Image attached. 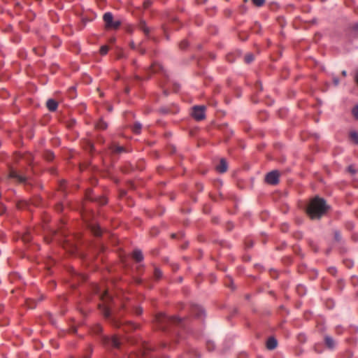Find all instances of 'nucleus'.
I'll return each mask as SVG.
<instances>
[{
	"instance_id": "obj_1",
	"label": "nucleus",
	"mask_w": 358,
	"mask_h": 358,
	"mask_svg": "<svg viewBox=\"0 0 358 358\" xmlns=\"http://www.w3.org/2000/svg\"><path fill=\"white\" fill-rule=\"evenodd\" d=\"M328 208L324 199L318 196L313 199L307 208V213L311 219H320Z\"/></svg>"
},
{
	"instance_id": "obj_2",
	"label": "nucleus",
	"mask_w": 358,
	"mask_h": 358,
	"mask_svg": "<svg viewBox=\"0 0 358 358\" xmlns=\"http://www.w3.org/2000/svg\"><path fill=\"white\" fill-rule=\"evenodd\" d=\"M103 21L106 24V27L108 29H117L120 26V20H114L113 15L110 12L104 13L103 16Z\"/></svg>"
},
{
	"instance_id": "obj_3",
	"label": "nucleus",
	"mask_w": 358,
	"mask_h": 358,
	"mask_svg": "<svg viewBox=\"0 0 358 358\" xmlns=\"http://www.w3.org/2000/svg\"><path fill=\"white\" fill-rule=\"evenodd\" d=\"M156 320L157 322H159L161 325L163 324L164 322H175L180 323L182 321V319L178 316H169L165 313H159L157 315Z\"/></svg>"
},
{
	"instance_id": "obj_4",
	"label": "nucleus",
	"mask_w": 358,
	"mask_h": 358,
	"mask_svg": "<svg viewBox=\"0 0 358 358\" xmlns=\"http://www.w3.org/2000/svg\"><path fill=\"white\" fill-rule=\"evenodd\" d=\"M205 111L204 106H194L192 108V116L197 121L203 120L206 117Z\"/></svg>"
},
{
	"instance_id": "obj_5",
	"label": "nucleus",
	"mask_w": 358,
	"mask_h": 358,
	"mask_svg": "<svg viewBox=\"0 0 358 358\" xmlns=\"http://www.w3.org/2000/svg\"><path fill=\"white\" fill-rule=\"evenodd\" d=\"M265 181L270 185H277L279 182V173L278 171H272L268 173L265 177Z\"/></svg>"
},
{
	"instance_id": "obj_6",
	"label": "nucleus",
	"mask_w": 358,
	"mask_h": 358,
	"mask_svg": "<svg viewBox=\"0 0 358 358\" xmlns=\"http://www.w3.org/2000/svg\"><path fill=\"white\" fill-rule=\"evenodd\" d=\"M9 178H13L17 182H24L26 180V178L22 175H20L17 171L12 169L9 173Z\"/></svg>"
},
{
	"instance_id": "obj_7",
	"label": "nucleus",
	"mask_w": 358,
	"mask_h": 358,
	"mask_svg": "<svg viewBox=\"0 0 358 358\" xmlns=\"http://www.w3.org/2000/svg\"><path fill=\"white\" fill-rule=\"evenodd\" d=\"M105 342L114 348H119L120 346V341L117 336H112L111 338H106Z\"/></svg>"
},
{
	"instance_id": "obj_8",
	"label": "nucleus",
	"mask_w": 358,
	"mask_h": 358,
	"mask_svg": "<svg viewBox=\"0 0 358 358\" xmlns=\"http://www.w3.org/2000/svg\"><path fill=\"white\" fill-rule=\"evenodd\" d=\"M228 164L224 159H221L220 164L216 166V169L219 173H223L227 171Z\"/></svg>"
},
{
	"instance_id": "obj_9",
	"label": "nucleus",
	"mask_w": 358,
	"mask_h": 358,
	"mask_svg": "<svg viewBox=\"0 0 358 358\" xmlns=\"http://www.w3.org/2000/svg\"><path fill=\"white\" fill-rule=\"evenodd\" d=\"M46 106L50 111L53 112L57 110L58 103L55 100L50 99L46 102Z\"/></svg>"
},
{
	"instance_id": "obj_10",
	"label": "nucleus",
	"mask_w": 358,
	"mask_h": 358,
	"mask_svg": "<svg viewBox=\"0 0 358 358\" xmlns=\"http://www.w3.org/2000/svg\"><path fill=\"white\" fill-rule=\"evenodd\" d=\"M192 313L196 317H202L205 316V311L201 306H196L192 308Z\"/></svg>"
},
{
	"instance_id": "obj_11",
	"label": "nucleus",
	"mask_w": 358,
	"mask_h": 358,
	"mask_svg": "<svg viewBox=\"0 0 358 358\" xmlns=\"http://www.w3.org/2000/svg\"><path fill=\"white\" fill-rule=\"evenodd\" d=\"M278 345V341L274 337H270L266 341V348L268 350H274Z\"/></svg>"
},
{
	"instance_id": "obj_12",
	"label": "nucleus",
	"mask_w": 358,
	"mask_h": 358,
	"mask_svg": "<svg viewBox=\"0 0 358 358\" xmlns=\"http://www.w3.org/2000/svg\"><path fill=\"white\" fill-rule=\"evenodd\" d=\"M132 256L134 259L138 262H141L143 260V255L141 250H134Z\"/></svg>"
},
{
	"instance_id": "obj_13",
	"label": "nucleus",
	"mask_w": 358,
	"mask_h": 358,
	"mask_svg": "<svg viewBox=\"0 0 358 358\" xmlns=\"http://www.w3.org/2000/svg\"><path fill=\"white\" fill-rule=\"evenodd\" d=\"M324 341L329 348L333 349L335 347V341L331 336H325Z\"/></svg>"
},
{
	"instance_id": "obj_14",
	"label": "nucleus",
	"mask_w": 358,
	"mask_h": 358,
	"mask_svg": "<svg viewBox=\"0 0 358 358\" xmlns=\"http://www.w3.org/2000/svg\"><path fill=\"white\" fill-rule=\"evenodd\" d=\"M91 230L93 232V234L96 236H101L102 234V229L99 225L94 224L91 227Z\"/></svg>"
},
{
	"instance_id": "obj_15",
	"label": "nucleus",
	"mask_w": 358,
	"mask_h": 358,
	"mask_svg": "<svg viewBox=\"0 0 358 358\" xmlns=\"http://www.w3.org/2000/svg\"><path fill=\"white\" fill-rule=\"evenodd\" d=\"M96 127L99 129L104 130L108 127V124L101 119L96 123Z\"/></svg>"
},
{
	"instance_id": "obj_16",
	"label": "nucleus",
	"mask_w": 358,
	"mask_h": 358,
	"mask_svg": "<svg viewBox=\"0 0 358 358\" xmlns=\"http://www.w3.org/2000/svg\"><path fill=\"white\" fill-rule=\"evenodd\" d=\"M142 129V124L139 122H136L132 127V131L134 133L138 134L141 133Z\"/></svg>"
},
{
	"instance_id": "obj_17",
	"label": "nucleus",
	"mask_w": 358,
	"mask_h": 358,
	"mask_svg": "<svg viewBox=\"0 0 358 358\" xmlns=\"http://www.w3.org/2000/svg\"><path fill=\"white\" fill-rule=\"evenodd\" d=\"M350 138L358 145V132L352 131L350 133Z\"/></svg>"
},
{
	"instance_id": "obj_18",
	"label": "nucleus",
	"mask_w": 358,
	"mask_h": 358,
	"mask_svg": "<svg viewBox=\"0 0 358 358\" xmlns=\"http://www.w3.org/2000/svg\"><path fill=\"white\" fill-rule=\"evenodd\" d=\"M112 149L113 151L115 153H121L122 152H124V148L122 146L120 145H113Z\"/></svg>"
},
{
	"instance_id": "obj_19",
	"label": "nucleus",
	"mask_w": 358,
	"mask_h": 358,
	"mask_svg": "<svg viewBox=\"0 0 358 358\" xmlns=\"http://www.w3.org/2000/svg\"><path fill=\"white\" fill-rule=\"evenodd\" d=\"M245 62L247 64L251 63L254 60V56L252 54L249 53L245 56Z\"/></svg>"
},
{
	"instance_id": "obj_20",
	"label": "nucleus",
	"mask_w": 358,
	"mask_h": 358,
	"mask_svg": "<svg viewBox=\"0 0 358 358\" xmlns=\"http://www.w3.org/2000/svg\"><path fill=\"white\" fill-rule=\"evenodd\" d=\"M334 239L337 242H341L342 241V236L339 231L335 230L334 232Z\"/></svg>"
},
{
	"instance_id": "obj_21",
	"label": "nucleus",
	"mask_w": 358,
	"mask_h": 358,
	"mask_svg": "<svg viewBox=\"0 0 358 358\" xmlns=\"http://www.w3.org/2000/svg\"><path fill=\"white\" fill-rule=\"evenodd\" d=\"M140 27L144 31L145 34H148L150 30L144 22H142L140 24Z\"/></svg>"
},
{
	"instance_id": "obj_22",
	"label": "nucleus",
	"mask_w": 358,
	"mask_h": 358,
	"mask_svg": "<svg viewBox=\"0 0 358 358\" xmlns=\"http://www.w3.org/2000/svg\"><path fill=\"white\" fill-rule=\"evenodd\" d=\"M108 47L107 45H102L100 48V53L102 55H105L108 53Z\"/></svg>"
},
{
	"instance_id": "obj_23",
	"label": "nucleus",
	"mask_w": 358,
	"mask_h": 358,
	"mask_svg": "<svg viewBox=\"0 0 358 358\" xmlns=\"http://www.w3.org/2000/svg\"><path fill=\"white\" fill-rule=\"evenodd\" d=\"M103 313L106 317H109L111 315L110 310L108 307H104Z\"/></svg>"
},
{
	"instance_id": "obj_24",
	"label": "nucleus",
	"mask_w": 358,
	"mask_h": 358,
	"mask_svg": "<svg viewBox=\"0 0 358 358\" xmlns=\"http://www.w3.org/2000/svg\"><path fill=\"white\" fill-rule=\"evenodd\" d=\"M252 1L255 6L260 7V6H263L265 0H252Z\"/></svg>"
},
{
	"instance_id": "obj_25",
	"label": "nucleus",
	"mask_w": 358,
	"mask_h": 358,
	"mask_svg": "<svg viewBox=\"0 0 358 358\" xmlns=\"http://www.w3.org/2000/svg\"><path fill=\"white\" fill-rule=\"evenodd\" d=\"M154 274H155V277L157 279H159L161 278V276L162 275V271L157 268H155Z\"/></svg>"
},
{
	"instance_id": "obj_26",
	"label": "nucleus",
	"mask_w": 358,
	"mask_h": 358,
	"mask_svg": "<svg viewBox=\"0 0 358 358\" xmlns=\"http://www.w3.org/2000/svg\"><path fill=\"white\" fill-rule=\"evenodd\" d=\"M188 45H189L188 42L186 40H184V41H181V43H180V48L181 49H185Z\"/></svg>"
},
{
	"instance_id": "obj_27",
	"label": "nucleus",
	"mask_w": 358,
	"mask_h": 358,
	"mask_svg": "<svg viewBox=\"0 0 358 358\" xmlns=\"http://www.w3.org/2000/svg\"><path fill=\"white\" fill-rule=\"evenodd\" d=\"M352 113L354 115V116L358 119V106H357L353 110H352Z\"/></svg>"
},
{
	"instance_id": "obj_28",
	"label": "nucleus",
	"mask_w": 358,
	"mask_h": 358,
	"mask_svg": "<svg viewBox=\"0 0 358 358\" xmlns=\"http://www.w3.org/2000/svg\"><path fill=\"white\" fill-rule=\"evenodd\" d=\"M333 83H334L335 86L338 85V84H339V79L337 77H334L333 78Z\"/></svg>"
},
{
	"instance_id": "obj_29",
	"label": "nucleus",
	"mask_w": 358,
	"mask_h": 358,
	"mask_svg": "<svg viewBox=\"0 0 358 358\" xmlns=\"http://www.w3.org/2000/svg\"><path fill=\"white\" fill-rule=\"evenodd\" d=\"M214 347V344L211 342H209L207 345V348H208L209 350H213Z\"/></svg>"
},
{
	"instance_id": "obj_30",
	"label": "nucleus",
	"mask_w": 358,
	"mask_h": 358,
	"mask_svg": "<svg viewBox=\"0 0 358 358\" xmlns=\"http://www.w3.org/2000/svg\"><path fill=\"white\" fill-rule=\"evenodd\" d=\"M102 297H103V299H110V296L109 295L108 291H106L104 292V294L102 296Z\"/></svg>"
},
{
	"instance_id": "obj_31",
	"label": "nucleus",
	"mask_w": 358,
	"mask_h": 358,
	"mask_svg": "<svg viewBox=\"0 0 358 358\" xmlns=\"http://www.w3.org/2000/svg\"><path fill=\"white\" fill-rule=\"evenodd\" d=\"M142 313H143L142 308H140V307L136 308V315H141Z\"/></svg>"
},
{
	"instance_id": "obj_32",
	"label": "nucleus",
	"mask_w": 358,
	"mask_h": 358,
	"mask_svg": "<svg viewBox=\"0 0 358 358\" xmlns=\"http://www.w3.org/2000/svg\"><path fill=\"white\" fill-rule=\"evenodd\" d=\"M99 202L101 205H104L107 203V200L105 198H102Z\"/></svg>"
},
{
	"instance_id": "obj_33",
	"label": "nucleus",
	"mask_w": 358,
	"mask_h": 358,
	"mask_svg": "<svg viewBox=\"0 0 358 358\" xmlns=\"http://www.w3.org/2000/svg\"><path fill=\"white\" fill-rule=\"evenodd\" d=\"M150 4V1H145V2L144 3V5H145V8L149 7Z\"/></svg>"
},
{
	"instance_id": "obj_34",
	"label": "nucleus",
	"mask_w": 358,
	"mask_h": 358,
	"mask_svg": "<svg viewBox=\"0 0 358 358\" xmlns=\"http://www.w3.org/2000/svg\"><path fill=\"white\" fill-rule=\"evenodd\" d=\"M50 156L48 157V160H50L54 157V155L52 153H50Z\"/></svg>"
},
{
	"instance_id": "obj_35",
	"label": "nucleus",
	"mask_w": 358,
	"mask_h": 358,
	"mask_svg": "<svg viewBox=\"0 0 358 358\" xmlns=\"http://www.w3.org/2000/svg\"><path fill=\"white\" fill-rule=\"evenodd\" d=\"M341 74H342V76H347V72H346V71L343 70V71L341 72Z\"/></svg>"
},
{
	"instance_id": "obj_36",
	"label": "nucleus",
	"mask_w": 358,
	"mask_h": 358,
	"mask_svg": "<svg viewBox=\"0 0 358 358\" xmlns=\"http://www.w3.org/2000/svg\"><path fill=\"white\" fill-rule=\"evenodd\" d=\"M355 80H356V82L358 84V71H357V73L356 74V76H355Z\"/></svg>"
},
{
	"instance_id": "obj_37",
	"label": "nucleus",
	"mask_w": 358,
	"mask_h": 358,
	"mask_svg": "<svg viewBox=\"0 0 358 358\" xmlns=\"http://www.w3.org/2000/svg\"><path fill=\"white\" fill-rule=\"evenodd\" d=\"M354 29H355V30H358V24H356L355 25Z\"/></svg>"
},
{
	"instance_id": "obj_38",
	"label": "nucleus",
	"mask_w": 358,
	"mask_h": 358,
	"mask_svg": "<svg viewBox=\"0 0 358 358\" xmlns=\"http://www.w3.org/2000/svg\"><path fill=\"white\" fill-rule=\"evenodd\" d=\"M152 68L153 69L152 71H155V68H156V65L155 64Z\"/></svg>"
},
{
	"instance_id": "obj_39",
	"label": "nucleus",
	"mask_w": 358,
	"mask_h": 358,
	"mask_svg": "<svg viewBox=\"0 0 358 358\" xmlns=\"http://www.w3.org/2000/svg\"><path fill=\"white\" fill-rule=\"evenodd\" d=\"M24 240L25 241H28V238H25V237H24Z\"/></svg>"
},
{
	"instance_id": "obj_40",
	"label": "nucleus",
	"mask_w": 358,
	"mask_h": 358,
	"mask_svg": "<svg viewBox=\"0 0 358 358\" xmlns=\"http://www.w3.org/2000/svg\"><path fill=\"white\" fill-rule=\"evenodd\" d=\"M346 49H347L348 50H350V48L347 47V48H346Z\"/></svg>"
}]
</instances>
